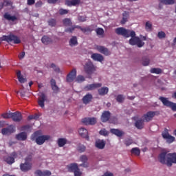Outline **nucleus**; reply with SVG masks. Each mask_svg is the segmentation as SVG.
Masks as SVG:
<instances>
[{
    "label": "nucleus",
    "instance_id": "obj_1",
    "mask_svg": "<svg viewBox=\"0 0 176 176\" xmlns=\"http://www.w3.org/2000/svg\"><path fill=\"white\" fill-rule=\"evenodd\" d=\"M158 159L162 164H166L168 167H171L173 164H176V153L162 152L160 154Z\"/></svg>",
    "mask_w": 176,
    "mask_h": 176
},
{
    "label": "nucleus",
    "instance_id": "obj_2",
    "mask_svg": "<svg viewBox=\"0 0 176 176\" xmlns=\"http://www.w3.org/2000/svg\"><path fill=\"white\" fill-rule=\"evenodd\" d=\"M30 140L32 141H36L37 145H43V144H45V142L49 141V140H50V135H41V131H37L31 135Z\"/></svg>",
    "mask_w": 176,
    "mask_h": 176
},
{
    "label": "nucleus",
    "instance_id": "obj_3",
    "mask_svg": "<svg viewBox=\"0 0 176 176\" xmlns=\"http://www.w3.org/2000/svg\"><path fill=\"white\" fill-rule=\"evenodd\" d=\"M129 35L131 37L129 40V44L132 46H135V45H137L138 47H142V46L145 45V43H144L140 37L135 36V32H134V30H131Z\"/></svg>",
    "mask_w": 176,
    "mask_h": 176
},
{
    "label": "nucleus",
    "instance_id": "obj_4",
    "mask_svg": "<svg viewBox=\"0 0 176 176\" xmlns=\"http://www.w3.org/2000/svg\"><path fill=\"white\" fill-rule=\"evenodd\" d=\"M0 41L7 42L8 43H11V42H13L14 45H19V43H21V40H20V38L13 34H10L7 36L3 35L0 38Z\"/></svg>",
    "mask_w": 176,
    "mask_h": 176
},
{
    "label": "nucleus",
    "instance_id": "obj_5",
    "mask_svg": "<svg viewBox=\"0 0 176 176\" xmlns=\"http://www.w3.org/2000/svg\"><path fill=\"white\" fill-rule=\"evenodd\" d=\"M159 100L162 102L163 105L164 107H167L168 108H170L172 111L174 112L176 111V103H174L170 100H168V98L160 96L159 98Z\"/></svg>",
    "mask_w": 176,
    "mask_h": 176
},
{
    "label": "nucleus",
    "instance_id": "obj_6",
    "mask_svg": "<svg viewBox=\"0 0 176 176\" xmlns=\"http://www.w3.org/2000/svg\"><path fill=\"white\" fill-rule=\"evenodd\" d=\"M117 35H122L124 38H130V34H131V30H126L124 28H118L115 30Z\"/></svg>",
    "mask_w": 176,
    "mask_h": 176
},
{
    "label": "nucleus",
    "instance_id": "obj_7",
    "mask_svg": "<svg viewBox=\"0 0 176 176\" xmlns=\"http://www.w3.org/2000/svg\"><path fill=\"white\" fill-rule=\"evenodd\" d=\"M84 69L87 75H91L94 72H96V67L91 62H87L84 66Z\"/></svg>",
    "mask_w": 176,
    "mask_h": 176
},
{
    "label": "nucleus",
    "instance_id": "obj_8",
    "mask_svg": "<svg viewBox=\"0 0 176 176\" xmlns=\"http://www.w3.org/2000/svg\"><path fill=\"white\" fill-rule=\"evenodd\" d=\"M156 115H159V111H148L146 114L143 116V118L144 119V120H145L146 122H151V120H152V119H153V118L156 116Z\"/></svg>",
    "mask_w": 176,
    "mask_h": 176
},
{
    "label": "nucleus",
    "instance_id": "obj_9",
    "mask_svg": "<svg viewBox=\"0 0 176 176\" xmlns=\"http://www.w3.org/2000/svg\"><path fill=\"white\" fill-rule=\"evenodd\" d=\"M162 135L164 140H166V142H168V144H171L175 141V138L170 135L168 131H165L162 133Z\"/></svg>",
    "mask_w": 176,
    "mask_h": 176
},
{
    "label": "nucleus",
    "instance_id": "obj_10",
    "mask_svg": "<svg viewBox=\"0 0 176 176\" xmlns=\"http://www.w3.org/2000/svg\"><path fill=\"white\" fill-rule=\"evenodd\" d=\"M82 122L83 124H85V126H93L97 123V120L95 118H85L82 120Z\"/></svg>",
    "mask_w": 176,
    "mask_h": 176
},
{
    "label": "nucleus",
    "instance_id": "obj_11",
    "mask_svg": "<svg viewBox=\"0 0 176 176\" xmlns=\"http://www.w3.org/2000/svg\"><path fill=\"white\" fill-rule=\"evenodd\" d=\"M20 168L23 173H27L32 169V163H22L20 164Z\"/></svg>",
    "mask_w": 176,
    "mask_h": 176
},
{
    "label": "nucleus",
    "instance_id": "obj_12",
    "mask_svg": "<svg viewBox=\"0 0 176 176\" xmlns=\"http://www.w3.org/2000/svg\"><path fill=\"white\" fill-rule=\"evenodd\" d=\"M46 98L47 97L45 93L41 92L38 100V104L41 108H45V101L46 100Z\"/></svg>",
    "mask_w": 176,
    "mask_h": 176
},
{
    "label": "nucleus",
    "instance_id": "obj_13",
    "mask_svg": "<svg viewBox=\"0 0 176 176\" xmlns=\"http://www.w3.org/2000/svg\"><path fill=\"white\" fill-rule=\"evenodd\" d=\"M14 159H17V153L12 152L10 154V156H8L5 159V161L8 164H13V163H14Z\"/></svg>",
    "mask_w": 176,
    "mask_h": 176
},
{
    "label": "nucleus",
    "instance_id": "obj_14",
    "mask_svg": "<svg viewBox=\"0 0 176 176\" xmlns=\"http://www.w3.org/2000/svg\"><path fill=\"white\" fill-rule=\"evenodd\" d=\"M96 50H98V52H99V53H101L102 54H104V56H109L111 54V52H109V50H108V48H107L104 46L97 45Z\"/></svg>",
    "mask_w": 176,
    "mask_h": 176
},
{
    "label": "nucleus",
    "instance_id": "obj_15",
    "mask_svg": "<svg viewBox=\"0 0 176 176\" xmlns=\"http://www.w3.org/2000/svg\"><path fill=\"white\" fill-rule=\"evenodd\" d=\"M80 160L82 162V164L79 165L80 167H84L85 168H87V167H89V162H87L89 158H87V156L81 155L80 157Z\"/></svg>",
    "mask_w": 176,
    "mask_h": 176
},
{
    "label": "nucleus",
    "instance_id": "obj_16",
    "mask_svg": "<svg viewBox=\"0 0 176 176\" xmlns=\"http://www.w3.org/2000/svg\"><path fill=\"white\" fill-rule=\"evenodd\" d=\"M1 133L3 135H9V134H12V133H14V127H13L12 125H10L7 128H3L1 130Z\"/></svg>",
    "mask_w": 176,
    "mask_h": 176
},
{
    "label": "nucleus",
    "instance_id": "obj_17",
    "mask_svg": "<svg viewBox=\"0 0 176 176\" xmlns=\"http://www.w3.org/2000/svg\"><path fill=\"white\" fill-rule=\"evenodd\" d=\"M50 85L54 94H58V93H60V88L58 87V86H57L56 80L52 78L50 80Z\"/></svg>",
    "mask_w": 176,
    "mask_h": 176
},
{
    "label": "nucleus",
    "instance_id": "obj_18",
    "mask_svg": "<svg viewBox=\"0 0 176 176\" xmlns=\"http://www.w3.org/2000/svg\"><path fill=\"white\" fill-rule=\"evenodd\" d=\"M12 119L13 122H21L23 120V116L21 115V113L16 111L12 113Z\"/></svg>",
    "mask_w": 176,
    "mask_h": 176
},
{
    "label": "nucleus",
    "instance_id": "obj_19",
    "mask_svg": "<svg viewBox=\"0 0 176 176\" xmlns=\"http://www.w3.org/2000/svg\"><path fill=\"white\" fill-rule=\"evenodd\" d=\"M93 100V95L91 94H87L85 96H83L82 101L83 104L87 105V104H90Z\"/></svg>",
    "mask_w": 176,
    "mask_h": 176
},
{
    "label": "nucleus",
    "instance_id": "obj_20",
    "mask_svg": "<svg viewBox=\"0 0 176 176\" xmlns=\"http://www.w3.org/2000/svg\"><path fill=\"white\" fill-rule=\"evenodd\" d=\"M75 78H76V69H74L67 76V82L71 83L74 82Z\"/></svg>",
    "mask_w": 176,
    "mask_h": 176
},
{
    "label": "nucleus",
    "instance_id": "obj_21",
    "mask_svg": "<svg viewBox=\"0 0 176 176\" xmlns=\"http://www.w3.org/2000/svg\"><path fill=\"white\" fill-rule=\"evenodd\" d=\"M28 138L26 132H21L15 135L16 140L18 141H25Z\"/></svg>",
    "mask_w": 176,
    "mask_h": 176
},
{
    "label": "nucleus",
    "instance_id": "obj_22",
    "mask_svg": "<svg viewBox=\"0 0 176 176\" xmlns=\"http://www.w3.org/2000/svg\"><path fill=\"white\" fill-rule=\"evenodd\" d=\"M91 58H92L94 61H98L99 63H102V61H104V56L97 53L92 54Z\"/></svg>",
    "mask_w": 176,
    "mask_h": 176
},
{
    "label": "nucleus",
    "instance_id": "obj_23",
    "mask_svg": "<svg viewBox=\"0 0 176 176\" xmlns=\"http://www.w3.org/2000/svg\"><path fill=\"white\" fill-rule=\"evenodd\" d=\"M34 175L36 176H50V175H52V172L50 170L42 171L38 169L34 172Z\"/></svg>",
    "mask_w": 176,
    "mask_h": 176
},
{
    "label": "nucleus",
    "instance_id": "obj_24",
    "mask_svg": "<svg viewBox=\"0 0 176 176\" xmlns=\"http://www.w3.org/2000/svg\"><path fill=\"white\" fill-rule=\"evenodd\" d=\"M111 118V112L109 111H104L101 116V120L103 123H105Z\"/></svg>",
    "mask_w": 176,
    "mask_h": 176
},
{
    "label": "nucleus",
    "instance_id": "obj_25",
    "mask_svg": "<svg viewBox=\"0 0 176 176\" xmlns=\"http://www.w3.org/2000/svg\"><path fill=\"white\" fill-rule=\"evenodd\" d=\"M78 133L82 138H86V140H89V135H87L88 134L87 129L85 128H80L78 130Z\"/></svg>",
    "mask_w": 176,
    "mask_h": 176
},
{
    "label": "nucleus",
    "instance_id": "obj_26",
    "mask_svg": "<svg viewBox=\"0 0 176 176\" xmlns=\"http://www.w3.org/2000/svg\"><path fill=\"white\" fill-rule=\"evenodd\" d=\"M3 18L6 19V20H8V21H16L17 20V18L16 17V15H10V14H9V12H6L4 14H3Z\"/></svg>",
    "mask_w": 176,
    "mask_h": 176
},
{
    "label": "nucleus",
    "instance_id": "obj_27",
    "mask_svg": "<svg viewBox=\"0 0 176 176\" xmlns=\"http://www.w3.org/2000/svg\"><path fill=\"white\" fill-rule=\"evenodd\" d=\"M95 146L98 148V149H104V148H105V141L101 140H96Z\"/></svg>",
    "mask_w": 176,
    "mask_h": 176
},
{
    "label": "nucleus",
    "instance_id": "obj_28",
    "mask_svg": "<svg viewBox=\"0 0 176 176\" xmlns=\"http://www.w3.org/2000/svg\"><path fill=\"white\" fill-rule=\"evenodd\" d=\"M80 3V0H65V5L67 6H76Z\"/></svg>",
    "mask_w": 176,
    "mask_h": 176
},
{
    "label": "nucleus",
    "instance_id": "obj_29",
    "mask_svg": "<svg viewBox=\"0 0 176 176\" xmlns=\"http://www.w3.org/2000/svg\"><path fill=\"white\" fill-rule=\"evenodd\" d=\"M110 133H111L112 134H114V135H116L117 137H119V138L123 137V135H124V132L116 129H111L110 130Z\"/></svg>",
    "mask_w": 176,
    "mask_h": 176
},
{
    "label": "nucleus",
    "instance_id": "obj_30",
    "mask_svg": "<svg viewBox=\"0 0 176 176\" xmlns=\"http://www.w3.org/2000/svg\"><path fill=\"white\" fill-rule=\"evenodd\" d=\"M79 167L78 166V164L76 163H73L70 164L69 165L67 166V170L69 173H74L78 170Z\"/></svg>",
    "mask_w": 176,
    "mask_h": 176
},
{
    "label": "nucleus",
    "instance_id": "obj_31",
    "mask_svg": "<svg viewBox=\"0 0 176 176\" xmlns=\"http://www.w3.org/2000/svg\"><path fill=\"white\" fill-rule=\"evenodd\" d=\"M109 91V89L107 87H103L98 89V93L99 96H107Z\"/></svg>",
    "mask_w": 176,
    "mask_h": 176
},
{
    "label": "nucleus",
    "instance_id": "obj_32",
    "mask_svg": "<svg viewBox=\"0 0 176 176\" xmlns=\"http://www.w3.org/2000/svg\"><path fill=\"white\" fill-rule=\"evenodd\" d=\"M145 120H138L135 123V126L136 128L138 129V130H142V129H144V122Z\"/></svg>",
    "mask_w": 176,
    "mask_h": 176
},
{
    "label": "nucleus",
    "instance_id": "obj_33",
    "mask_svg": "<svg viewBox=\"0 0 176 176\" xmlns=\"http://www.w3.org/2000/svg\"><path fill=\"white\" fill-rule=\"evenodd\" d=\"M41 42L44 45H49L53 42V40H52V38L47 36H43L41 38Z\"/></svg>",
    "mask_w": 176,
    "mask_h": 176
},
{
    "label": "nucleus",
    "instance_id": "obj_34",
    "mask_svg": "<svg viewBox=\"0 0 176 176\" xmlns=\"http://www.w3.org/2000/svg\"><path fill=\"white\" fill-rule=\"evenodd\" d=\"M69 46H71L72 47L73 46H77L78 38L76 36H72V38H70V40L69 41Z\"/></svg>",
    "mask_w": 176,
    "mask_h": 176
},
{
    "label": "nucleus",
    "instance_id": "obj_35",
    "mask_svg": "<svg viewBox=\"0 0 176 176\" xmlns=\"http://www.w3.org/2000/svg\"><path fill=\"white\" fill-rule=\"evenodd\" d=\"M16 76H17L19 82H20V83H25L26 80H25V78H24L23 75H21V72L20 70H18L16 72Z\"/></svg>",
    "mask_w": 176,
    "mask_h": 176
},
{
    "label": "nucleus",
    "instance_id": "obj_36",
    "mask_svg": "<svg viewBox=\"0 0 176 176\" xmlns=\"http://www.w3.org/2000/svg\"><path fill=\"white\" fill-rule=\"evenodd\" d=\"M63 24L65 27H71L72 25V21L69 18L63 19Z\"/></svg>",
    "mask_w": 176,
    "mask_h": 176
},
{
    "label": "nucleus",
    "instance_id": "obj_37",
    "mask_svg": "<svg viewBox=\"0 0 176 176\" xmlns=\"http://www.w3.org/2000/svg\"><path fill=\"white\" fill-rule=\"evenodd\" d=\"M151 63V60L148 56H144L142 59V64L144 65V67H147V65H149Z\"/></svg>",
    "mask_w": 176,
    "mask_h": 176
},
{
    "label": "nucleus",
    "instance_id": "obj_38",
    "mask_svg": "<svg viewBox=\"0 0 176 176\" xmlns=\"http://www.w3.org/2000/svg\"><path fill=\"white\" fill-rule=\"evenodd\" d=\"M160 3H163V5H174L175 3L176 0H159Z\"/></svg>",
    "mask_w": 176,
    "mask_h": 176
},
{
    "label": "nucleus",
    "instance_id": "obj_39",
    "mask_svg": "<svg viewBox=\"0 0 176 176\" xmlns=\"http://www.w3.org/2000/svg\"><path fill=\"white\" fill-rule=\"evenodd\" d=\"M122 19L120 21L121 24H126V23H127V19H129V12H124L122 14Z\"/></svg>",
    "mask_w": 176,
    "mask_h": 176
},
{
    "label": "nucleus",
    "instance_id": "obj_40",
    "mask_svg": "<svg viewBox=\"0 0 176 176\" xmlns=\"http://www.w3.org/2000/svg\"><path fill=\"white\" fill-rule=\"evenodd\" d=\"M124 144L126 146H130L132 144H134V140L131 138H127L124 140Z\"/></svg>",
    "mask_w": 176,
    "mask_h": 176
},
{
    "label": "nucleus",
    "instance_id": "obj_41",
    "mask_svg": "<svg viewBox=\"0 0 176 176\" xmlns=\"http://www.w3.org/2000/svg\"><path fill=\"white\" fill-rule=\"evenodd\" d=\"M67 144V139L65 138H59L58 140V145L60 148H63L64 145Z\"/></svg>",
    "mask_w": 176,
    "mask_h": 176
},
{
    "label": "nucleus",
    "instance_id": "obj_42",
    "mask_svg": "<svg viewBox=\"0 0 176 176\" xmlns=\"http://www.w3.org/2000/svg\"><path fill=\"white\" fill-rule=\"evenodd\" d=\"M151 74H156L157 75H160L162 74V70L160 68H151L150 69Z\"/></svg>",
    "mask_w": 176,
    "mask_h": 176
},
{
    "label": "nucleus",
    "instance_id": "obj_43",
    "mask_svg": "<svg viewBox=\"0 0 176 176\" xmlns=\"http://www.w3.org/2000/svg\"><path fill=\"white\" fill-rule=\"evenodd\" d=\"M131 153H132V155H135V156H140L141 151L140 150V148L135 147L131 150Z\"/></svg>",
    "mask_w": 176,
    "mask_h": 176
},
{
    "label": "nucleus",
    "instance_id": "obj_44",
    "mask_svg": "<svg viewBox=\"0 0 176 176\" xmlns=\"http://www.w3.org/2000/svg\"><path fill=\"white\" fill-rule=\"evenodd\" d=\"M47 23L50 27H56L57 25V20L56 19H50Z\"/></svg>",
    "mask_w": 176,
    "mask_h": 176
},
{
    "label": "nucleus",
    "instance_id": "obj_45",
    "mask_svg": "<svg viewBox=\"0 0 176 176\" xmlns=\"http://www.w3.org/2000/svg\"><path fill=\"white\" fill-rule=\"evenodd\" d=\"M50 68H52L56 74H60V72H61V71L60 70V67H58V66L56 65V64L54 63L51 64Z\"/></svg>",
    "mask_w": 176,
    "mask_h": 176
},
{
    "label": "nucleus",
    "instance_id": "obj_46",
    "mask_svg": "<svg viewBox=\"0 0 176 176\" xmlns=\"http://www.w3.org/2000/svg\"><path fill=\"white\" fill-rule=\"evenodd\" d=\"M85 76L82 75L78 76L76 78V82H77V83H82V82H85Z\"/></svg>",
    "mask_w": 176,
    "mask_h": 176
},
{
    "label": "nucleus",
    "instance_id": "obj_47",
    "mask_svg": "<svg viewBox=\"0 0 176 176\" xmlns=\"http://www.w3.org/2000/svg\"><path fill=\"white\" fill-rule=\"evenodd\" d=\"M116 101L117 102L122 104V102L124 101V96H123L122 94L118 95L116 97Z\"/></svg>",
    "mask_w": 176,
    "mask_h": 176
},
{
    "label": "nucleus",
    "instance_id": "obj_48",
    "mask_svg": "<svg viewBox=\"0 0 176 176\" xmlns=\"http://www.w3.org/2000/svg\"><path fill=\"white\" fill-rule=\"evenodd\" d=\"M85 90L87 91H90L91 90H94V84H89L85 87Z\"/></svg>",
    "mask_w": 176,
    "mask_h": 176
},
{
    "label": "nucleus",
    "instance_id": "obj_49",
    "mask_svg": "<svg viewBox=\"0 0 176 176\" xmlns=\"http://www.w3.org/2000/svg\"><path fill=\"white\" fill-rule=\"evenodd\" d=\"M12 113H4L1 115L3 119H12Z\"/></svg>",
    "mask_w": 176,
    "mask_h": 176
},
{
    "label": "nucleus",
    "instance_id": "obj_50",
    "mask_svg": "<svg viewBox=\"0 0 176 176\" xmlns=\"http://www.w3.org/2000/svg\"><path fill=\"white\" fill-rule=\"evenodd\" d=\"M69 12L68 10L60 8L59 10V14H60V16H64V14H68Z\"/></svg>",
    "mask_w": 176,
    "mask_h": 176
},
{
    "label": "nucleus",
    "instance_id": "obj_51",
    "mask_svg": "<svg viewBox=\"0 0 176 176\" xmlns=\"http://www.w3.org/2000/svg\"><path fill=\"white\" fill-rule=\"evenodd\" d=\"M75 31V28H74V25H71L70 28H67L65 30V32H69V34H72Z\"/></svg>",
    "mask_w": 176,
    "mask_h": 176
},
{
    "label": "nucleus",
    "instance_id": "obj_52",
    "mask_svg": "<svg viewBox=\"0 0 176 176\" xmlns=\"http://www.w3.org/2000/svg\"><path fill=\"white\" fill-rule=\"evenodd\" d=\"M145 29L146 31H152V23H149V21H147L146 23Z\"/></svg>",
    "mask_w": 176,
    "mask_h": 176
},
{
    "label": "nucleus",
    "instance_id": "obj_53",
    "mask_svg": "<svg viewBox=\"0 0 176 176\" xmlns=\"http://www.w3.org/2000/svg\"><path fill=\"white\" fill-rule=\"evenodd\" d=\"M99 134H100V135H104V137H107V135H108L109 133L107 130H105V129H102L100 131Z\"/></svg>",
    "mask_w": 176,
    "mask_h": 176
},
{
    "label": "nucleus",
    "instance_id": "obj_54",
    "mask_svg": "<svg viewBox=\"0 0 176 176\" xmlns=\"http://www.w3.org/2000/svg\"><path fill=\"white\" fill-rule=\"evenodd\" d=\"M3 3V6H12L13 5V2L10 0H4Z\"/></svg>",
    "mask_w": 176,
    "mask_h": 176
},
{
    "label": "nucleus",
    "instance_id": "obj_55",
    "mask_svg": "<svg viewBox=\"0 0 176 176\" xmlns=\"http://www.w3.org/2000/svg\"><path fill=\"white\" fill-rule=\"evenodd\" d=\"M97 35H104V29L98 28L96 30Z\"/></svg>",
    "mask_w": 176,
    "mask_h": 176
},
{
    "label": "nucleus",
    "instance_id": "obj_56",
    "mask_svg": "<svg viewBox=\"0 0 176 176\" xmlns=\"http://www.w3.org/2000/svg\"><path fill=\"white\" fill-rule=\"evenodd\" d=\"M157 37L160 39H163V38H166V33H164L163 31L159 32L157 34Z\"/></svg>",
    "mask_w": 176,
    "mask_h": 176
},
{
    "label": "nucleus",
    "instance_id": "obj_57",
    "mask_svg": "<svg viewBox=\"0 0 176 176\" xmlns=\"http://www.w3.org/2000/svg\"><path fill=\"white\" fill-rule=\"evenodd\" d=\"M78 152H80V153H82V152H85L86 151V146H85L84 145H80L78 147Z\"/></svg>",
    "mask_w": 176,
    "mask_h": 176
},
{
    "label": "nucleus",
    "instance_id": "obj_58",
    "mask_svg": "<svg viewBox=\"0 0 176 176\" xmlns=\"http://www.w3.org/2000/svg\"><path fill=\"white\" fill-rule=\"evenodd\" d=\"M82 32H83V34H86V32H91V31H93L92 29L90 28V27H87L82 29Z\"/></svg>",
    "mask_w": 176,
    "mask_h": 176
},
{
    "label": "nucleus",
    "instance_id": "obj_59",
    "mask_svg": "<svg viewBox=\"0 0 176 176\" xmlns=\"http://www.w3.org/2000/svg\"><path fill=\"white\" fill-rule=\"evenodd\" d=\"M73 173L74 174V176H82V172L80 171V169L79 168Z\"/></svg>",
    "mask_w": 176,
    "mask_h": 176
},
{
    "label": "nucleus",
    "instance_id": "obj_60",
    "mask_svg": "<svg viewBox=\"0 0 176 176\" xmlns=\"http://www.w3.org/2000/svg\"><path fill=\"white\" fill-rule=\"evenodd\" d=\"M30 129H31V126L30 125H23L21 126L22 131H27L28 130H30Z\"/></svg>",
    "mask_w": 176,
    "mask_h": 176
},
{
    "label": "nucleus",
    "instance_id": "obj_61",
    "mask_svg": "<svg viewBox=\"0 0 176 176\" xmlns=\"http://www.w3.org/2000/svg\"><path fill=\"white\" fill-rule=\"evenodd\" d=\"M32 161V155H28L27 157L25 159V163H31L30 162Z\"/></svg>",
    "mask_w": 176,
    "mask_h": 176
},
{
    "label": "nucleus",
    "instance_id": "obj_62",
    "mask_svg": "<svg viewBox=\"0 0 176 176\" xmlns=\"http://www.w3.org/2000/svg\"><path fill=\"white\" fill-rule=\"evenodd\" d=\"M94 89L96 90V89H100L102 86V83L98 82V83H94Z\"/></svg>",
    "mask_w": 176,
    "mask_h": 176
},
{
    "label": "nucleus",
    "instance_id": "obj_63",
    "mask_svg": "<svg viewBox=\"0 0 176 176\" xmlns=\"http://www.w3.org/2000/svg\"><path fill=\"white\" fill-rule=\"evenodd\" d=\"M42 5H43V2L40 0L35 3V8H42Z\"/></svg>",
    "mask_w": 176,
    "mask_h": 176
},
{
    "label": "nucleus",
    "instance_id": "obj_64",
    "mask_svg": "<svg viewBox=\"0 0 176 176\" xmlns=\"http://www.w3.org/2000/svg\"><path fill=\"white\" fill-rule=\"evenodd\" d=\"M78 21H80V23H83L85 21H86V16H78Z\"/></svg>",
    "mask_w": 176,
    "mask_h": 176
}]
</instances>
